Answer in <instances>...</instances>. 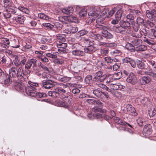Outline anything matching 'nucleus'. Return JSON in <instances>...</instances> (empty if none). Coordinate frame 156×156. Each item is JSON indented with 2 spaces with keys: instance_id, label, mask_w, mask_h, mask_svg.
I'll list each match as a JSON object with an SVG mask.
<instances>
[{
  "instance_id": "nucleus-1",
  "label": "nucleus",
  "mask_w": 156,
  "mask_h": 156,
  "mask_svg": "<svg viewBox=\"0 0 156 156\" xmlns=\"http://www.w3.org/2000/svg\"><path fill=\"white\" fill-rule=\"evenodd\" d=\"M30 72V71L26 70L23 72V67L20 66L18 68L12 67L9 70V76L7 74L5 75L6 78L4 79V83L5 85L11 83L12 81L10 78V76L13 78L20 77H23V76H26L28 73Z\"/></svg>"
},
{
  "instance_id": "nucleus-2",
  "label": "nucleus",
  "mask_w": 156,
  "mask_h": 156,
  "mask_svg": "<svg viewBox=\"0 0 156 156\" xmlns=\"http://www.w3.org/2000/svg\"><path fill=\"white\" fill-rule=\"evenodd\" d=\"M28 83L29 85L25 88L26 93L29 96L35 97L37 90L36 87H38V84L30 81H29Z\"/></svg>"
},
{
  "instance_id": "nucleus-3",
  "label": "nucleus",
  "mask_w": 156,
  "mask_h": 156,
  "mask_svg": "<svg viewBox=\"0 0 156 156\" xmlns=\"http://www.w3.org/2000/svg\"><path fill=\"white\" fill-rule=\"evenodd\" d=\"M95 27L96 28L101 30V32L104 37L109 39H112L113 37V35L107 31V30L109 29L108 26H104L103 24H96Z\"/></svg>"
},
{
  "instance_id": "nucleus-4",
  "label": "nucleus",
  "mask_w": 156,
  "mask_h": 156,
  "mask_svg": "<svg viewBox=\"0 0 156 156\" xmlns=\"http://www.w3.org/2000/svg\"><path fill=\"white\" fill-rule=\"evenodd\" d=\"M92 111L95 112L93 113V115L95 119L99 118H103L105 119H108L109 117L108 115L105 114L104 113H102L101 112L102 110L100 108H98L95 107L92 108Z\"/></svg>"
},
{
  "instance_id": "nucleus-5",
  "label": "nucleus",
  "mask_w": 156,
  "mask_h": 156,
  "mask_svg": "<svg viewBox=\"0 0 156 156\" xmlns=\"http://www.w3.org/2000/svg\"><path fill=\"white\" fill-rule=\"evenodd\" d=\"M62 101L60 102V105L62 107L68 108L70 107L71 103V99L69 95L67 94L63 96L62 98Z\"/></svg>"
},
{
  "instance_id": "nucleus-6",
  "label": "nucleus",
  "mask_w": 156,
  "mask_h": 156,
  "mask_svg": "<svg viewBox=\"0 0 156 156\" xmlns=\"http://www.w3.org/2000/svg\"><path fill=\"white\" fill-rule=\"evenodd\" d=\"M105 75H103L102 71H98L95 73L93 80L94 81L98 83L103 82L105 78Z\"/></svg>"
},
{
  "instance_id": "nucleus-7",
  "label": "nucleus",
  "mask_w": 156,
  "mask_h": 156,
  "mask_svg": "<svg viewBox=\"0 0 156 156\" xmlns=\"http://www.w3.org/2000/svg\"><path fill=\"white\" fill-rule=\"evenodd\" d=\"M57 84L56 82L49 79L44 80L42 82V86L46 89H50Z\"/></svg>"
},
{
  "instance_id": "nucleus-8",
  "label": "nucleus",
  "mask_w": 156,
  "mask_h": 156,
  "mask_svg": "<svg viewBox=\"0 0 156 156\" xmlns=\"http://www.w3.org/2000/svg\"><path fill=\"white\" fill-rule=\"evenodd\" d=\"M126 80L127 82L132 85H135L137 83V79L136 76L132 72L130 73Z\"/></svg>"
},
{
  "instance_id": "nucleus-9",
  "label": "nucleus",
  "mask_w": 156,
  "mask_h": 156,
  "mask_svg": "<svg viewBox=\"0 0 156 156\" xmlns=\"http://www.w3.org/2000/svg\"><path fill=\"white\" fill-rule=\"evenodd\" d=\"M57 46L58 48V51L63 53H66L67 52L66 48L67 46V43H66L62 42L57 43Z\"/></svg>"
},
{
  "instance_id": "nucleus-10",
  "label": "nucleus",
  "mask_w": 156,
  "mask_h": 156,
  "mask_svg": "<svg viewBox=\"0 0 156 156\" xmlns=\"http://www.w3.org/2000/svg\"><path fill=\"white\" fill-rule=\"evenodd\" d=\"M151 126L149 124L145 125L143 129V133L145 136L150 135L152 132Z\"/></svg>"
},
{
  "instance_id": "nucleus-11",
  "label": "nucleus",
  "mask_w": 156,
  "mask_h": 156,
  "mask_svg": "<svg viewBox=\"0 0 156 156\" xmlns=\"http://www.w3.org/2000/svg\"><path fill=\"white\" fill-rule=\"evenodd\" d=\"M137 66L139 69L142 70H147L149 67L147 63L141 60H139L137 62Z\"/></svg>"
},
{
  "instance_id": "nucleus-12",
  "label": "nucleus",
  "mask_w": 156,
  "mask_h": 156,
  "mask_svg": "<svg viewBox=\"0 0 156 156\" xmlns=\"http://www.w3.org/2000/svg\"><path fill=\"white\" fill-rule=\"evenodd\" d=\"M122 61L124 63H129L131 66L134 68H135L136 65L135 61L133 59L129 57H126L122 59Z\"/></svg>"
},
{
  "instance_id": "nucleus-13",
  "label": "nucleus",
  "mask_w": 156,
  "mask_h": 156,
  "mask_svg": "<svg viewBox=\"0 0 156 156\" xmlns=\"http://www.w3.org/2000/svg\"><path fill=\"white\" fill-rule=\"evenodd\" d=\"M91 89L92 90L90 92V94L92 93L97 97L102 98L103 91L102 90H100L99 89H94L92 88Z\"/></svg>"
},
{
  "instance_id": "nucleus-14",
  "label": "nucleus",
  "mask_w": 156,
  "mask_h": 156,
  "mask_svg": "<svg viewBox=\"0 0 156 156\" xmlns=\"http://www.w3.org/2000/svg\"><path fill=\"white\" fill-rule=\"evenodd\" d=\"M126 108L129 114L134 116L136 115V111L133 106L130 104H127L126 105Z\"/></svg>"
},
{
  "instance_id": "nucleus-15",
  "label": "nucleus",
  "mask_w": 156,
  "mask_h": 156,
  "mask_svg": "<svg viewBox=\"0 0 156 156\" xmlns=\"http://www.w3.org/2000/svg\"><path fill=\"white\" fill-rule=\"evenodd\" d=\"M98 49L97 46H88L84 48L85 53L91 54Z\"/></svg>"
},
{
  "instance_id": "nucleus-16",
  "label": "nucleus",
  "mask_w": 156,
  "mask_h": 156,
  "mask_svg": "<svg viewBox=\"0 0 156 156\" xmlns=\"http://www.w3.org/2000/svg\"><path fill=\"white\" fill-rule=\"evenodd\" d=\"M72 55L74 56L81 57L85 55L84 51L79 50L78 49L74 50H73L71 52Z\"/></svg>"
},
{
  "instance_id": "nucleus-17",
  "label": "nucleus",
  "mask_w": 156,
  "mask_h": 156,
  "mask_svg": "<svg viewBox=\"0 0 156 156\" xmlns=\"http://www.w3.org/2000/svg\"><path fill=\"white\" fill-rule=\"evenodd\" d=\"M119 24L123 29H129L131 28L130 24L128 21L121 20Z\"/></svg>"
},
{
  "instance_id": "nucleus-18",
  "label": "nucleus",
  "mask_w": 156,
  "mask_h": 156,
  "mask_svg": "<svg viewBox=\"0 0 156 156\" xmlns=\"http://www.w3.org/2000/svg\"><path fill=\"white\" fill-rule=\"evenodd\" d=\"M138 100L140 101L142 105L145 106H148L151 104L149 99L146 97H144L142 98H139Z\"/></svg>"
},
{
  "instance_id": "nucleus-19",
  "label": "nucleus",
  "mask_w": 156,
  "mask_h": 156,
  "mask_svg": "<svg viewBox=\"0 0 156 156\" xmlns=\"http://www.w3.org/2000/svg\"><path fill=\"white\" fill-rule=\"evenodd\" d=\"M90 19L93 21L98 16V14L96 12L95 10L92 9L88 13Z\"/></svg>"
},
{
  "instance_id": "nucleus-20",
  "label": "nucleus",
  "mask_w": 156,
  "mask_h": 156,
  "mask_svg": "<svg viewBox=\"0 0 156 156\" xmlns=\"http://www.w3.org/2000/svg\"><path fill=\"white\" fill-rule=\"evenodd\" d=\"M112 29L113 30L117 33H120L123 34L125 33V30L121 27V26H114Z\"/></svg>"
},
{
  "instance_id": "nucleus-21",
  "label": "nucleus",
  "mask_w": 156,
  "mask_h": 156,
  "mask_svg": "<svg viewBox=\"0 0 156 156\" xmlns=\"http://www.w3.org/2000/svg\"><path fill=\"white\" fill-rule=\"evenodd\" d=\"M151 81V78L148 76H142L140 80V83L142 85H145L149 83Z\"/></svg>"
},
{
  "instance_id": "nucleus-22",
  "label": "nucleus",
  "mask_w": 156,
  "mask_h": 156,
  "mask_svg": "<svg viewBox=\"0 0 156 156\" xmlns=\"http://www.w3.org/2000/svg\"><path fill=\"white\" fill-rule=\"evenodd\" d=\"M131 42L133 44L134 46H138L140 44H142V40L139 38H135L132 39Z\"/></svg>"
},
{
  "instance_id": "nucleus-23",
  "label": "nucleus",
  "mask_w": 156,
  "mask_h": 156,
  "mask_svg": "<svg viewBox=\"0 0 156 156\" xmlns=\"http://www.w3.org/2000/svg\"><path fill=\"white\" fill-rule=\"evenodd\" d=\"M147 49V46L144 45H143L142 44H140L138 46H137L135 48V51L139 53L145 51Z\"/></svg>"
},
{
  "instance_id": "nucleus-24",
  "label": "nucleus",
  "mask_w": 156,
  "mask_h": 156,
  "mask_svg": "<svg viewBox=\"0 0 156 156\" xmlns=\"http://www.w3.org/2000/svg\"><path fill=\"white\" fill-rule=\"evenodd\" d=\"M13 20L21 24H23L25 20V17L20 15H19L17 16L14 17Z\"/></svg>"
},
{
  "instance_id": "nucleus-25",
  "label": "nucleus",
  "mask_w": 156,
  "mask_h": 156,
  "mask_svg": "<svg viewBox=\"0 0 156 156\" xmlns=\"http://www.w3.org/2000/svg\"><path fill=\"white\" fill-rule=\"evenodd\" d=\"M56 38L58 43L64 42L66 41V36L64 34H58L56 35Z\"/></svg>"
},
{
  "instance_id": "nucleus-26",
  "label": "nucleus",
  "mask_w": 156,
  "mask_h": 156,
  "mask_svg": "<svg viewBox=\"0 0 156 156\" xmlns=\"http://www.w3.org/2000/svg\"><path fill=\"white\" fill-rule=\"evenodd\" d=\"M66 20H67L69 22L71 23H77L78 20L77 18L73 16H70L68 17H65Z\"/></svg>"
},
{
  "instance_id": "nucleus-27",
  "label": "nucleus",
  "mask_w": 156,
  "mask_h": 156,
  "mask_svg": "<svg viewBox=\"0 0 156 156\" xmlns=\"http://www.w3.org/2000/svg\"><path fill=\"white\" fill-rule=\"evenodd\" d=\"M10 46L12 48H17L20 47L18 40L13 39L10 42Z\"/></svg>"
},
{
  "instance_id": "nucleus-28",
  "label": "nucleus",
  "mask_w": 156,
  "mask_h": 156,
  "mask_svg": "<svg viewBox=\"0 0 156 156\" xmlns=\"http://www.w3.org/2000/svg\"><path fill=\"white\" fill-rule=\"evenodd\" d=\"M126 48L131 52H134L135 51V48L132 44L127 43L125 46Z\"/></svg>"
},
{
  "instance_id": "nucleus-29",
  "label": "nucleus",
  "mask_w": 156,
  "mask_h": 156,
  "mask_svg": "<svg viewBox=\"0 0 156 156\" xmlns=\"http://www.w3.org/2000/svg\"><path fill=\"white\" fill-rule=\"evenodd\" d=\"M7 9L8 10V11L10 12L11 14H15V15H18L17 11L18 9L16 8L11 6Z\"/></svg>"
},
{
  "instance_id": "nucleus-30",
  "label": "nucleus",
  "mask_w": 156,
  "mask_h": 156,
  "mask_svg": "<svg viewBox=\"0 0 156 156\" xmlns=\"http://www.w3.org/2000/svg\"><path fill=\"white\" fill-rule=\"evenodd\" d=\"M62 11L63 13L65 14H70L73 13V9L72 7H70L67 8L63 9Z\"/></svg>"
},
{
  "instance_id": "nucleus-31",
  "label": "nucleus",
  "mask_w": 156,
  "mask_h": 156,
  "mask_svg": "<svg viewBox=\"0 0 156 156\" xmlns=\"http://www.w3.org/2000/svg\"><path fill=\"white\" fill-rule=\"evenodd\" d=\"M105 78L104 81H105L106 83H109L114 80V79L111 75H105Z\"/></svg>"
},
{
  "instance_id": "nucleus-32",
  "label": "nucleus",
  "mask_w": 156,
  "mask_h": 156,
  "mask_svg": "<svg viewBox=\"0 0 156 156\" xmlns=\"http://www.w3.org/2000/svg\"><path fill=\"white\" fill-rule=\"evenodd\" d=\"M148 114L150 117H154L156 115V110L154 108H151L148 110Z\"/></svg>"
},
{
  "instance_id": "nucleus-33",
  "label": "nucleus",
  "mask_w": 156,
  "mask_h": 156,
  "mask_svg": "<svg viewBox=\"0 0 156 156\" xmlns=\"http://www.w3.org/2000/svg\"><path fill=\"white\" fill-rule=\"evenodd\" d=\"M92 77L91 75H87L84 79L85 83L86 84H89L91 83L92 82Z\"/></svg>"
},
{
  "instance_id": "nucleus-34",
  "label": "nucleus",
  "mask_w": 156,
  "mask_h": 156,
  "mask_svg": "<svg viewBox=\"0 0 156 156\" xmlns=\"http://www.w3.org/2000/svg\"><path fill=\"white\" fill-rule=\"evenodd\" d=\"M113 119L115 122H116L118 124L122 125H125L126 124V122H123L121 119H120L119 117H114L113 118Z\"/></svg>"
},
{
  "instance_id": "nucleus-35",
  "label": "nucleus",
  "mask_w": 156,
  "mask_h": 156,
  "mask_svg": "<svg viewBox=\"0 0 156 156\" xmlns=\"http://www.w3.org/2000/svg\"><path fill=\"white\" fill-rule=\"evenodd\" d=\"M26 23L28 26L33 27H35L37 24V22L34 20H28Z\"/></svg>"
},
{
  "instance_id": "nucleus-36",
  "label": "nucleus",
  "mask_w": 156,
  "mask_h": 156,
  "mask_svg": "<svg viewBox=\"0 0 156 156\" xmlns=\"http://www.w3.org/2000/svg\"><path fill=\"white\" fill-rule=\"evenodd\" d=\"M122 13V11L121 9H119L117 11L115 14V18L118 20H120Z\"/></svg>"
},
{
  "instance_id": "nucleus-37",
  "label": "nucleus",
  "mask_w": 156,
  "mask_h": 156,
  "mask_svg": "<svg viewBox=\"0 0 156 156\" xmlns=\"http://www.w3.org/2000/svg\"><path fill=\"white\" fill-rule=\"evenodd\" d=\"M144 38V39L143 40L144 42H145L150 45H154L155 44V42L153 40L147 38L145 37Z\"/></svg>"
},
{
  "instance_id": "nucleus-38",
  "label": "nucleus",
  "mask_w": 156,
  "mask_h": 156,
  "mask_svg": "<svg viewBox=\"0 0 156 156\" xmlns=\"http://www.w3.org/2000/svg\"><path fill=\"white\" fill-rule=\"evenodd\" d=\"M37 58L43 62H48L49 61L48 59L44 55H39Z\"/></svg>"
},
{
  "instance_id": "nucleus-39",
  "label": "nucleus",
  "mask_w": 156,
  "mask_h": 156,
  "mask_svg": "<svg viewBox=\"0 0 156 156\" xmlns=\"http://www.w3.org/2000/svg\"><path fill=\"white\" fill-rule=\"evenodd\" d=\"M122 75V72H119L117 73L114 74L112 76L114 80L120 79Z\"/></svg>"
},
{
  "instance_id": "nucleus-40",
  "label": "nucleus",
  "mask_w": 156,
  "mask_h": 156,
  "mask_svg": "<svg viewBox=\"0 0 156 156\" xmlns=\"http://www.w3.org/2000/svg\"><path fill=\"white\" fill-rule=\"evenodd\" d=\"M42 25L48 29L52 30L54 29L53 25L49 23H43L42 24Z\"/></svg>"
},
{
  "instance_id": "nucleus-41",
  "label": "nucleus",
  "mask_w": 156,
  "mask_h": 156,
  "mask_svg": "<svg viewBox=\"0 0 156 156\" xmlns=\"http://www.w3.org/2000/svg\"><path fill=\"white\" fill-rule=\"evenodd\" d=\"M87 13V9L85 8L82 9L79 12V15L81 17H83L86 16Z\"/></svg>"
},
{
  "instance_id": "nucleus-42",
  "label": "nucleus",
  "mask_w": 156,
  "mask_h": 156,
  "mask_svg": "<svg viewBox=\"0 0 156 156\" xmlns=\"http://www.w3.org/2000/svg\"><path fill=\"white\" fill-rule=\"evenodd\" d=\"M3 2L4 6L7 9L11 6L12 3L10 0H3Z\"/></svg>"
},
{
  "instance_id": "nucleus-43",
  "label": "nucleus",
  "mask_w": 156,
  "mask_h": 156,
  "mask_svg": "<svg viewBox=\"0 0 156 156\" xmlns=\"http://www.w3.org/2000/svg\"><path fill=\"white\" fill-rule=\"evenodd\" d=\"M74 76V78L75 79V80L77 82V83H78V82H80L82 81L83 80L82 79V77L80 76L79 74L77 73H75Z\"/></svg>"
},
{
  "instance_id": "nucleus-44",
  "label": "nucleus",
  "mask_w": 156,
  "mask_h": 156,
  "mask_svg": "<svg viewBox=\"0 0 156 156\" xmlns=\"http://www.w3.org/2000/svg\"><path fill=\"white\" fill-rule=\"evenodd\" d=\"M36 95L35 97L37 98H41L43 97H45L47 95L46 94L42 93L40 92H37L35 93Z\"/></svg>"
},
{
  "instance_id": "nucleus-45",
  "label": "nucleus",
  "mask_w": 156,
  "mask_h": 156,
  "mask_svg": "<svg viewBox=\"0 0 156 156\" xmlns=\"http://www.w3.org/2000/svg\"><path fill=\"white\" fill-rule=\"evenodd\" d=\"M32 66L33 65V67L36 66V63L37 62V60L34 58H31L28 60L27 61Z\"/></svg>"
},
{
  "instance_id": "nucleus-46",
  "label": "nucleus",
  "mask_w": 156,
  "mask_h": 156,
  "mask_svg": "<svg viewBox=\"0 0 156 156\" xmlns=\"http://www.w3.org/2000/svg\"><path fill=\"white\" fill-rule=\"evenodd\" d=\"M132 27L133 30L135 32H137L140 28L139 25L135 22L133 24Z\"/></svg>"
},
{
  "instance_id": "nucleus-47",
  "label": "nucleus",
  "mask_w": 156,
  "mask_h": 156,
  "mask_svg": "<svg viewBox=\"0 0 156 156\" xmlns=\"http://www.w3.org/2000/svg\"><path fill=\"white\" fill-rule=\"evenodd\" d=\"M3 15L6 19L10 18L11 16V14L10 12L8 11V9L5 11L3 13Z\"/></svg>"
},
{
  "instance_id": "nucleus-48",
  "label": "nucleus",
  "mask_w": 156,
  "mask_h": 156,
  "mask_svg": "<svg viewBox=\"0 0 156 156\" xmlns=\"http://www.w3.org/2000/svg\"><path fill=\"white\" fill-rule=\"evenodd\" d=\"M71 79V77L64 76L61 78H59L58 80L61 81L65 82L69 81Z\"/></svg>"
},
{
  "instance_id": "nucleus-49",
  "label": "nucleus",
  "mask_w": 156,
  "mask_h": 156,
  "mask_svg": "<svg viewBox=\"0 0 156 156\" xmlns=\"http://www.w3.org/2000/svg\"><path fill=\"white\" fill-rule=\"evenodd\" d=\"M109 88L113 90H117L119 88V86L115 84H110L108 85Z\"/></svg>"
},
{
  "instance_id": "nucleus-50",
  "label": "nucleus",
  "mask_w": 156,
  "mask_h": 156,
  "mask_svg": "<svg viewBox=\"0 0 156 156\" xmlns=\"http://www.w3.org/2000/svg\"><path fill=\"white\" fill-rule=\"evenodd\" d=\"M138 124L140 126H142L143 125V123L145 122V120L142 118H139L136 120Z\"/></svg>"
},
{
  "instance_id": "nucleus-51",
  "label": "nucleus",
  "mask_w": 156,
  "mask_h": 156,
  "mask_svg": "<svg viewBox=\"0 0 156 156\" xmlns=\"http://www.w3.org/2000/svg\"><path fill=\"white\" fill-rule=\"evenodd\" d=\"M147 70L144 72V74L146 75H149V76H151L153 70H152V69L150 67L149 68H148Z\"/></svg>"
},
{
  "instance_id": "nucleus-52",
  "label": "nucleus",
  "mask_w": 156,
  "mask_h": 156,
  "mask_svg": "<svg viewBox=\"0 0 156 156\" xmlns=\"http://www.w3.org/2000/svg\"><path fill=\"white\" fill-rule=\"evenodd\" d=\"M16 89L18 90H22L23 88V85L21 83H18L15 86Z\"/></svg>"
},
{
  "instance_id": "nucleus-53",
  "label": "nucleus",
  "mask_w": 156,
  "mask_h": 156,
  "mask_svg": "<svg viewBox=\"0 0 156 156\" xmlns=\"http://www.w3.org/2000/svg\"><path fill=\"white\" fill-rule=\"evenodd\" d=\"M54 29L56 28L57 29L60 30L62 28V25L58 22L55 23L54 25H53Z\"/></svg>"
},
{
  "instance_id": "nucleus-54",
  "label": "nucleus",
  "mask_w": 156,
  "mask_h": 156,
  "mask_svg": "<svg viewBox=\"0 0 156 156\" xmlns=\"http://www.w3.org/2000/svg\"><path fill=\"white\" fill-rule=\"evenodd\" d=\"M104 59L105 62L107 64H110L113 61V59L110 57H106Z\"/></svg>"
},
{
  "instance_id": "nucleus-55",
  "label": "nucleus",
  "mask_w": 156,
  "mask_h": 156,
  "mask_svg": "<svg viewBox=\"0 0 156 156\" xmlns=\"http://www.w3.org/2000/svg\"><path fill=\"white\" fill-rule=\"evenodd\" d=\"M22 60L20 62V66H22V67L24 66L26 62L27 61V58L25 57H23Z\"/></svg>"
},
{
  "instance_id": "nucleus-56",
  "label": "nucleus",
  "mask_w": 156,
  "mask_h": 156,
  "mask_svg": "<svg viewBox=\"0 0 156 156\" xmlns=\"http://www.w3.org/2000/svg\"><path fill=\"white\" fill-rule=\"evenodd\" d=\"M18 9L26 13H28L29 12L27 8L23 7L22 6L19 7Z\"/></svg>"
},
{
  "instance_id": "nucleus-57",
  "label": "nucleus",
  "mask_w": 156,
  "mask_h": 156,
  "mask_svg": "<svg viewBox=\"0 0 156 156\" xmlns=\"http://www.w3.org/2000/svg\"><path fill=\"white\" fill-rule=\"evenodd\" d=\"M136 22V23H138L139 25L140 24H144V20L140 17L137 18Z\"/></svg>"
},
{
  "instance_id": "nucleus-58",
  "label": "nucleus",
  "mask_w": 156,
  "mask_h": 156,
  "mask_svg": "<svg viewBox=\"0 0 156 156\" xmlns=\"http://www.w3.org/2000/svg\"><path fill=\"white\" fill-rule=\"evenodd\" d=\"M20 61L17 57L15 58V59L13 60V62L15 65L17 67H20Z\"/></svg>"
},
{
  "instance_id": "nucleus-59",
  "label": "nucleus",
  "mask_w": 156,
  "mask_h": 156,
  "mask_svg": "<svg viewBox=\"0 0 156 156\" xmlns=\"http://www.w3.org/2000/svg\"><path fill=\"white\" fill-rule=\"evenodd\" d=\"M38 16L40 18L44 20H47L48 19V17L43 13H40L38 14Z\"/></svg>"
},
{
  "instance_id": "nucleus-60",
  "label": "nucleus",
  "mask_w": 156,
  "mask_h": 156,
  "mask_svg": "<svg viewBox=\"0 0 156 156\" xmlns=\"http://www.w3.org/2000/svg\"><path fill=\"white\" fill-rule=\"evenodd\" d=\"M116 8H114L112 9L108 13L107 15V17L108 18L112 16L114 13L116 11Z\"/></svg>"
},
{
  "instance_id": "nucleus-61",
  "label": "nucleus",
  "mask_w": 156,
  "mask_h": 156,
  "mask_svg": "<svg viewBox=\"0 0 156 156\" xmlns=\"http://www.w3.org/2000/svg\"><path fill=\"white\" fill-rule=\"evenodd\" d=\"M120 67V64H119L115 63L112 66L113 69L114 71H117L119 69Z\"/></svg>"
},
{
  "instance_id": "nucleus-62",
  "label": "nucleus",
  "mask_w": 156,
  "mask_h": 156,
  "mask_svg": "<svg viewBox=\"0 0 156 156\" xmlns=\"http://www.w3.org/2000/svg\"><path fill=\"white\" fill-rule=\"evenodd\" d=\"M95 39L96 40L99 41H101L103 39V37L101 35L97 34L95 35Z\"/></svg>"
},
{
  "instance_id": "nucleus-63",
  "label": "nucleus",
  "mask_w": 156,
  "mask_h": 156,
  "mask_svg": "<svg viewBox=\"0 0 156 156\" xmlns=\"http://www.w3.org/2000/svg\"><path fill=\"white\" fill-rule=\"evenodd\" d=\"M40 66L44 70L47 71H49V69L47 67L44 65L42 63L40 62Z\"/></svg>"
},
{
  "instance_id": "nucleus-64",
  "label": "nucleus",
  "mask_w": 156,
  "mask_h": 156,
  "mask_svg": "<svg viewBox=\"0 0 156 156\" xmlns=\"http://www.w3.org/2000/svg\"><path fill=\"white\" fill-rule=\"evenodd\" d=\"M146 16L149 18H152L153 16V14L149 11L147 10L146 12Z\"/></svg>"
}]
</instances>
